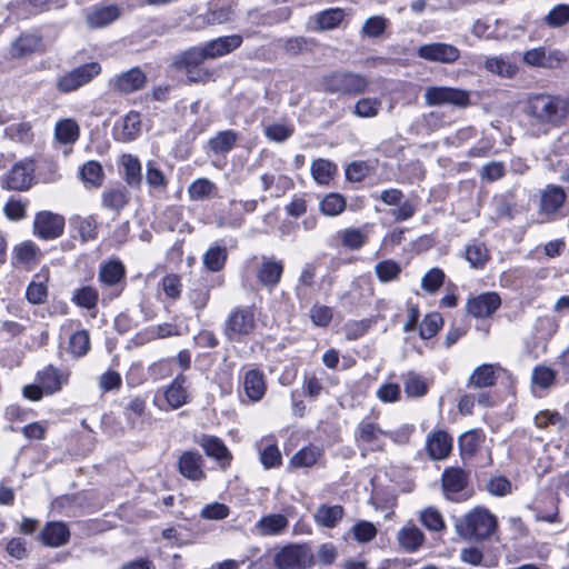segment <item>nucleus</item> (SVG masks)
Listing matches in <instances>:
<instances>
[{
	"label": "nucleus",
	"instance_id": "nucleus-1",
	"mask_svg": "<svg viewBox=\"0 0 569 569\" xmlns=\"http://www.w3.org/2000/svg\"><path fill=\"white\" fill-rule=\"evenodd\" d=\"M525 114L529 119L531 133L538 137L563 124L568 116V106L566 101L556 96L531 94L526 101Z\"/></svg>",
	"mask_w": 569,
	"mask_h": 569
},
{
	"label": "nucleus",
	"instance_id": "nucleus-2",
	"mask_svg": "<svg viewBox=\"0 0 569 569\" xmlns=\"http://www.w3.org/2000/svg\"><path fill=\"white\" fill-rule=\"evenodd\" d=\"M497 528V518L483 508H475L456 522L457 533L465 539L485 540Z\"/></svg>",
	"mask_w": 569,
	"mask_h": 569
},
{
	"label": "nucleus",
	"instance_id": "nucleus-3",
	"mask_svg": "<svg viewBox=\"0 0 569 569\" xmlns=\"http://www.w3.org/2000/svg\"><path fill=\"white\" fill-rule=\"evenodd\" d=\"M315 565V551L307 542L286 543L273 555L276 569H311Z\"/></svg>",
	"mask_w": 569,
	"mask_h": 569
},
{
	"label": "nucleus",
	"instance_id": "nucleus-4",
	"mask_svg": "<svg viewBox=\"0 0 569 569\" xmlns=\"http://www.w3.org/2000/svg\"><path fill=\"white\" fill-rule=\"evenodd\" d=\"M369 81L359 73L332 72L321 79L320 87L326 93L358 96L367 91Z\"/></svg>",
	"mask_w": 569,
	"mask_h": 569
},
{
	"label": "nucleus",
	"instance_id": "nucleus-5",
	"mask_svg": "<svg viewBox=\"0 0 569 569\" xmlns=\"http://www.w3.org/2000/svg\"><path fill=\"white\" fill-rule=\"evenodd\" d=\"M101 66L98 62H88L81 64L61 76L56 88L61 93H69L90 83L101 73Z\"/></svg>",
	"mask_w": 569,
	"mask_h": 569
},
{
	"label": "nucleus",
	"instance_id": "nucleus-6",
	"mask_svg": "<svg viewBox=\"0 0 569 569\" xmlns=\"http://www.w3.org/2000/svg\"><path fill=\"white\" fill-rule=\"evenodd\" d=\"M423 97L428 106L451 104L465 108L470 103L468 91L451 87H429Z\"/></svg>",
	"mask_w": 569,
	"mask_h": 569
},
{
	"label": "nucleus",
	"instance_id": "nucleus-7",
	"mask_svg": "<svg viewBox=\"0 0 569 569\" xmlns=\"http://www.w3.org/2000/svg\"><path fill=\"white\" fill-rule=\"evenodd\" d=\"M254 328V310L252 307L234 309L228 317L224 335L229 340H237L249 335Z\"/></svg>",
	"mask_w": 569,
	"mask_h": 569
},
{
	"label": "nucleus",
	"instance_id": "nucleus-8",
	"mask_svg": "<svg viewBox=\"0 0 569 569\" xmlns=\"http://www.w3.org/2000/svg\"><path fill=\"white\" fill-rule=\"evenodd\" d=\"M417 57L437 63L452 64L460 58V50L446 42H432L417 48Z\"/></svg>",
	"mask_w": 569,
	"mask_h": 569
},
{
	"label": "nucleus",
	"instance_id": "nucleus-9",
	"mask_svg": "<svg viewBox=\"0 0 569 569\" xmlns=\"http://www.w3.org/2000/svg\"><path fill=\"white\" fill-rule=\"evenodd\" d=\"M207 59H209V56H207L206 47L203 44L202 47H192L187 51L180 53L174 59V64L178 68H182L186 70L190 81L200 82L207 79L208 73L203 70H198L197 76H193V71L198 67H200Z\"/></svg>",
	"mask_w": 569,
	"mask_h": 569
},
{
	"label": "nucleus",
	"instance_id": "nucleus-10",
	"mask_svg": "<svg viewBox=\"0 0 569 569\" xmlns=\"http://www.w3.org/2000/svg\"><path fill=\"white\" fill-rule=\"evenodd\" d=\"M64 218L51 211H40L33 221V233L44 240L59 238L63 233Z\"/></svg>",
	"mask_w": 569,
	"mask_h": 569
},
{
	"label": "nucleus",
	"instance_id": "nucleus-11",
	"mask_svg": "<svg viewBox=\"0 0 569 569\" xmlns=\"http://www.w3.org/2000/svg\"><path fill=\"white\" fill-rule=\"evenodd\" d=\"M147 83L146 73L138 67L116 74L109 80V88L121 94H129L142 89Z\"/></svg>",
	"mask_w": 569,
	"mask_h": 569
},
{
	"label": "nucleus",
	"instance_id": "nucleus-12",
	"mask_svg": "<svg viewBox=\"0 0 569 569\" xmlns=\"http://www.w3.org/2000/svg\"><path fill=\"white\" fill-rule=\"evenodd\" d=\"M389 435L388 431L382 430L377 423L363 419L355 430V440L358 446L366 445L370 450L382 451L385 449L382 438Z\"/></svg>",
	"mask_w": 569,
	"mask_h": 569
},
{
	"label": "nucleus",
	"instance_id": "nucleus-13",
	"mask_svg": "<svg viewBox=\"0 0 569 569\" xmlns=\"http://www.w3.org/2000/svg\"><path fill=\"white\" fill-rule=\"evenodd\" d=\"M289 528V518L283 513L263 515L251 528V533L257 537H278Z\"/></svg>",
	"mask_w": 569,
	"mask_h": 569
},
{
	"label": "nucleus",
	"instance_id": "nucleus-14",
	"mask_svg": "<svg viewBox=\"0 0 569 569\" xmlns=\"http://www.w3.org/2000/svg\"><path fill=\"white\" fill-rule=\"evenodd\" d=\"M500 306V296L490 291L470 297L466 305V311L473 318H487L495 313Z\"/></svg>",
	"mask_w": 569,
	"mask_h": 569
},
{
	"label": "nucleus",
	"instance_id": "nucleus-15",
	"mask_svg": "<svg viewBox=\"0 0 569 569\" xmlns=\"http://www.w3.org/2000/svg\"><path fill=\"white\" fill-rule=\"evenodd\" d=\"M196 442L208 457L217 460L221 468L226 469L230 466L232 455L220 438L211 435H201L196 439Z\"/></svg>",
	"mask_w": 569,
	"mask_h": 569
},
{
	"label": "nucleus",
	"instance_id": "nucleus-16",
	"mask_svg": "<svg viewBox=\"0 0 569 569\" xmlns=\"http://www.w3.org/2000/svg\"><path fill=\"white\" fill-rule=\"evenodd\" d=\"M42 257L41 249L31 240L17 243L12 248L11 261L14 267L31 270Z\"/></svg>",
	"mask_w": 569,
	"mask_h": 569
},
{
	"label": "nucleus",
	"instance_id": "nucleus-17",
	"mask_svg": "<svg viewBox=\"0 0 569 569\" xmlns=\"http://www.w3.org/2000/svg\"><path fill=\"white\" fill-rule=\"evenodd\" d=\"M33 172L34 164L31 160L17 162L7 176V187L12 190H28L33 181Z\"/></svg>",
	"mask_w": 569,
	"mask_h": 569
},
{
	"label": "nucleus",
	"instance_id": "nucleus-18",
	"mask_svg": "<svg viewBox=\"0 0 569 569\" xmlns=\"http://www.w3.org/2000/svg\"><path fill=\"white\" fill-rule=\"evenodd\" d=\"M121 14L120 8L116 4L93 6L86 10V23L91 29H100L109 26Z\"/></svg>",
	"mask_w": 569,
	"mask_h": 569
},
{
	"label": "nucleus",
	"instance_id": "nucleus-19",
	"mask_svg": "<svg viewBox=\"0 0 569 569\" xmlns=\"http://www.w3.org/2000/svg\"><path fill=\"white\" fill-rule=\"evenodd\" d=\"M179 472L191 481H200L206 478L203 459L197 451H186L178 460Z\"/></svg>",
	"mask_w": 569,
	"mask_h": 569
},
{
	"label": "nucleus",
	"instance_id": "nucleus-20",
	"mask_svg": "<svg viewBox=\"0 0 569 569\" xmlns=\"http://www.w3.org/2000/svg\"><path fill=\"white\" fill-rule=\"evenodd\" d=\"M124 274L126 269L120 261H109L100 267L99 280L102 286L112 288V296L118 297L121 292L119 286L123 281Z\"/></svg>",
	"mask_w": 569,
	"mask_h": 569
},
{
	"label": "nucleus",
	"instance_id": "nucleus-21",
	"mask_svg": "<svg viewBox=\"0 0 569 569\" xmlns=\"http://www.w3.org/2000/svg\"><path fill=\"white\" fill-rule=\"evenodd\" d=\"M243 42L241 34L219 37L204 43L209 59H217L233 52Z\"/></svg>",
	"mask_w": 569,
	"mask_h": 569
},
{
	"label": "nucleus",
	"instance_id": "nucleus-22",
	"mask_svg": "<svg viewBox=\"0 0 569 569\" xmlns=\"http://www.w3.org/2000/svg\"><path fill=\"white\" fill-rule=\"evenodd\" d=\"M39 538L48 547H61L69 541L70 530L66 522L51 521L41 530Z\"/></svg>",
	"mask_w": 569,
	"mask_h": 569
},
{
	"label": "nucleus",
	"instance_id": "nucleus-23",
	"mask_svg": "<svg viewBox=\"0 0 569 569\" xmlns=\"http://www.w3.org/2000/svg\"><path fill=\"white\" fill-rule=\"evenodd\" d=\"M426 448L432 460L445 459L451 452L452 438L443 430L435 431L428 436Z\"/></svg>",
	"mask_w": 569,
	"mask_h": 569
},
{
	"label": "nucleus",
	"instance_id": "nucleus-24",
	"mask_svg": "<svg viewBox=\"0 0 569 569\" xmlns=\"http://www.w3.org/2000/svg\"><path fill=\"white\" fill-rule=\"evenodd\" d=\"M42 38L36 33H22L13 40L9 48V54L13 59L24 58L37 52L41 46Z\"/></svg>",
	"mask_w": 569,
	"mask_h": 569
},
{
	"label": "nucleus",
	"instance_id": "nucleus-25",
	"mask_svg": "<svg viewBox=\"0 0 569 569\" xmlns=\"http://www.w3.org/2000/svg\"><path fill=\"white\" fill-rule=\"evenodd\" d=\"M501 371L499 366L483 363L478 366L468 379V386L472 388H488L496 383V380Z\"/></svg>",
	"mask_w": 569,
	"mask_h": 569
},
{
	"label": "nucleus",
	"instance_id": "nucleus-26",
	"mask_svg": "<svg viewBox=\"0 0 569 569\" xmlns=\"http://www.w3.org/2000/svg\"><path fill=\"white\" fill-rule=\"evenodd\" d=\"M283 266L281 261L263 258L257 270V278L260 283L268 288H274L282 276Z\"/></svg>",
	"mask_w": 569,
	"mask_h": 569
},
{
	"label": "nucleus",
	"instance_id": "nucleus-27",
	"mask_svg": "<svg viewBox=\"0 0 569 569\" xmlns=\"http://www.w3.org/2000/svg\"><path fill=\"white\" fill-rule=\"evenodd\" d=\"M441 485L447 497L462 491L468 485V475L461 468H447L441 477Z\"/></svg>",
	"mask_w": 569,
	"mask_h": 569
},
{
	"label": "nucleus",
	"instance_id": "nucleus-28",
	"mask_svg": "<svg viewBox=\"0 0 569 569\" xmlns=\"http://www.w3.org/2000/svg\"><path fill=\"white\" fill-rule=\"evenodd\" d=\"M399 546L408 551L413 552L425 543V533L413 523L403 526L397 535Z\"/></svg>",
	"mask_w": 569,
	"mask_h": 569
},
{
	"label": "nucleus",
	"instance_id": "nucleus-29",
	"mask_svg": "<svg viewBox=\"0 0 569 569\" xmlns=\"http://www.w3.org/2000/svg\"><path fill=\"white\" fill-rule=\"evenodd\" d=\"M37 380L44 392L51 395L59 391L61 386L67 382L68 373L61 372L52 366H48L42 371L38 372Z\"/></svg>",
	"mask_w": 569,
	"mask_h": 569
},
{
	"label": "nucleus",
	"instance_id": "nucleus-30",
	"mask_svg": "<svg viewBox=\"0 0 569 569\" xmlns=\"http://www.w3.org/2000/svg\"><path fill=\"white\" fill-rule=\"evenodd\" d=\"M120 164L123 167V179L127 184L132 188H140L142 176L139 159L131 153H124L120 158Z\"/></svg>",
	"mask_w": 569,
	"mask_h": 569
},
{
	"label": "nucleus",
	"instance_id": "nucleus-31",
	"mask_svg": "<svg viewBox=\"0 0 569 569\" xmlns=\"http://www.w3.org/2000/svg\"><path fill=\"white\" fill-rule=\"evenodd\" d=\"M345 10L330 8L317 13L312 19L316 23L313 30L326 31L338 28L345 19Z\"/></svg>",
	"mask_w": 569,
	"mask_h": 569
},
{
	"label": "nucleus",
	"instance_id": "nucleus-32",
	"mask_svg": "<svg viewBox=\"0 0 569 569\" xmlns=\"http://www.w3.org/2000/svg\"><path fill=\"white\" fill-rule=\"evenodd\" d=\"M130 196L126 187L119 186L102 192V206L109 210L119 212L129 202Z\"/></svg>",
	"mask_w": 569,
	"mask_h": 569
},
{
	"label": "nucleus",
	"instance_id": "nucleus-33",
	"mask_svg": "<svg viewBox=\"0 0 569 569\" xmlns=\"http://www.w3.org/2000/svg\"><path fill=\"white\" fill-rule=\"evenodd\" d=\"M243 389L251 401H259L266 392L262 373L254 369L249 370L243 378Z\"/></svg>",
	"mask_w": 569,
	"mask_h": 569
},
{
	"label": "nucleus",
	"instance_id": "nucleus-34",
	"mask_svg": "<svg viewBox=\"0 0 569 569\" xmlns=\"http://www.w3.org/2000/svg\"><path fill=\"white\" fill-rule=\"evenodd\" d=\"M343 515L345 511L340 505H320L315 512V519L319 526L335 528L343 518Z\"/></svg>",
	"mask_w": 569,
	"mask_h": 569
},
{
	"label": "nucleus",
	"instance_id": "nucleus-35",
	"mask_svg": "<svg viewBox=\"0 0 569 569\" xmlns=\"http://www.w3.org/2000/svg\"><path fill=\"white\" fill-rule=\"evenodd\" d=\"M566 200L565 190L559 186H547L541 194L540 208L543 212H556Z\"/></svg>",
	"mask_w": 569,
	"mask_h": 569
},
{
	"label": "nucleus",
	"instance_id": "nucleus-36",
	"mask_svg": "<svg viewBox=\"0 0 569 569\" xmlns=\"http://www.w3.org/2000/svg\"><path fill=\"white\" fill-rule=\"evenodd\" d=\"M80 136V128L71 118L62 119L54 127V137L61 144H72Z\"/></svg>",
	"mask_w": 569,
	"mask_h": 569
},
{
	"label": "nucleus",
	"instance_id": "nucleus-37",
	"mask_svg": "<svg viewBox=\"0 0 569 569\" xmlns=\"http://www.w3.org/2000/svg\"><path fill=\"white\" fill-rule=\"evenodd\" d=\"M141 116L137 111H130L122 119L121 132L119 133V140L129 142L136 140L141 133Z\"/></svg>",
	"mask_w": 569,
	"mask_h": 569
},
{
	"label": "nucleus",
	"instance_id": "nucleus-38",
	"mask_svg": "<svg viewBox=\"0 0 569 569\" xmlns=\"http://www.w3.org/2000/svg\"><path fill=\"white\" fill-rule=\"evenodd\" d=\"M71 301L79 308L93 310L98 306V290L91 286H82L72 291Z\"/></svg>",
	"mask_w": 569,
	"mask_h": 569
},
{
	"label": "nucleus",
	"instance_id": "nucleus-39",
	"mask_svg": "<svg viewBox=\"0 0 569 569\" xmlns=\"http://www.w3.org/2000/svg\"><path fill=\"white\" fill-rule=\"evenodd\" d=\"M238 140V133L233 130H224L218 132L212 137L208 144L210 150L217 154H224L229 152Z\"/></svg>",
	"mask_w": 569,
	"mask_h": 569
},
{
	"label": "nucleus",
	"instance_id": "nucleus-40",
	"mask_svg": "<svg viewBox=\"0 0 569 569\" xmlns=\"http://www.w3.org/2000/svg\"><path fill=\"white\" fill-rule=\"evenodd\" d=\"M322 450L316 446H307L297 451L290 459V466L293 468H309L317 463L321 457Z\"/></svg>",
	"mask_w": 569,
	"mask_h": 569
},
{
	"label": "nucleus",
	"instance_id": "nucleus-41",
	"mask_svg": "<svg viewBox=\"0 0 569 569\" xmlns=\"http://www.w3.org/2000/svg\"><path fill=\"white\" fill-rule=\"evenodd\" d=\"M523 61L531 67L553 68L559 62L551 53H547L542 47L528 50L523 54Z\"/></svg>",
	"mask_w": 569,
	"mask_h": 569
},
{
	"label": "nucleus",
	"instance_id": "nucleus-42",
	"mask_svg": "<svg viewBox=\"0 0 569 569\" xmlns=\"http://www.w3.org/2000/svg\"><path fill=\"white\" fill-rule=\"evenodd\" d=\"M419 520L430 531L440 532L446 529L441 512L435 507H426L419 512Z\"/></svg>",
	"mask_w": 569,
	"mask_h": 569
},
{
	"label": "nucleus",
	"instance_id": "nucleus-43",
	"mask_svg": "<svg viewBox=\"0 0 569 569\" xmlns=\"http://www.w3.org/2000/svg\"><path fill=\"white\" fill-rule=\"evenodd\" d=\"M485 68L487 71L502 78H512L518 70L516 64L498 57L487 58L485 61Z\"/></svg>",
	"mask_w": 569,
	"mask_h": 569
},
{
	"label": "nucleus",
	"instance_id": "nucleus-44",
	"mask_svg": "<svg viewBox=\"0 0 569 569\" xmlns=\"http://www.w3.org/2000/svg\"><path fill=\"white\" fill-rule=\"evenodd\" d=\"M47 278L40 280V274H36L34 279L28 284L26 290V298L32 305H41L47 300L48 287L46 284Z\"/></svg>",
	"mask_w": 569,
	"mask_h": 569
},
{
	"label": "nucleus",
	"instance_id": "nucleus-45",
	"mask_svg": "<svg viewBox=\"0 0 569 569\" xmlns=\"http://www.w3.org/2000/svg\"><path fill=\"white\" fill-rule=\"evenodd\" d=\"M72 223L74 224L81 240L87 242L89 240H93L98 236V224L93 217L89 216L86 218L76 217L72 219Z\"/></svg>",
	"mask_w": 569,
	"mask_h": 569
},
{
	"label": "nucleus",
	"instance_id": "nucleus-46",
	"mask_svg": "<svg viewBox=\"0 0 569 569\" xmlns=\"http://www.w3.org/2000/svg\"><path fill=\"white\" fill-rule=\"evenodd\" d=\"M227 260V250L223 247L216 246L208 249V251L203 254V264L204 267L212 271H220Z\"/></svg>",
	"mask_w": 569,
	"mask_h": 569
},
{
	"label": "nucleus",
	"instance_id": "nucleus-47",
	"mask_svg": "<svg viewBox=\"0 0 569 569\" xmlns=\"http://www.w3.org/2000/svg\"><path fill=\"white\" fill-rule=\"evenodd\" d=\"M341 244L350 250H359L367 241V234L358 228H347L339 233Z\"/></svg>",
	"mask_w": 569,
	"mask_h": 569
},
{
	"label": "nucleus",
	"instance_id": "nucleus-48",
	"mask_svg": "<svg viewBox=\"0 0 569 569\" xmlns=\"http://www.w3.org/2000/svg\"><path fill=\"white\" fill-rule=\"evenodd\" d=\"M146 181L150 188L158 191H164L168 186V179L164 173L152 160L146 164Z\"/></svg>",
	"mask_w": 569,
	"mask_h": 569
},
{
	"label": "nucleus",
	"instance_id": "nucleus-49",
	"mask_svg": "<svg viewBox=\"0 0 569 569\" xmlns=\"http://www.w3.org/2000/svg\"><path fill=\"white\" fill-rule=\"evenodd\" d=\"M166 400L168 405L173 408H180L187 402V392L181 386V376H178L166 390Z\"/></svg>",
	"mask_w": 569,
	"mask_h": 569
},
{
	"label": "nucleus",
	"instance_id": "nucleus-50",
	"mask_svg": "<svg viewBox=\"0 0 569 569\" xmlns=\"http://www.w3.org/2000/svg\"><path fill=\"white\" fill-rule=\"evenodd\" d=\"M443 325L442 316L439 312L428 313L421 321L419 335L422 339L432 338Z\"/></svg>",
	"mask_w": 569,
	"mask_h": 569
},
{
	"label": "nucleus",
	"instance_id": "nucleus-51",
	"mask_svg": "<svg viewBox=\"0 0 569 569\" xmlns=\"http://www.w3.org/2000/svg\"><path fill=\"white\" fill-rule=\"evenodd\" d=\"M346 208V199L338 193H329L320 201V211L328 217L338 216Z\"/></svg>",
	"mask_w": 569,
	"mask_h": 569
},
{
	"label": "nucleus",
	"instance_id": "nucleus-52",
	"mask_svg": "<svg viewBox=\"0 0 569 569\" xmlns=\"http://www.w3.org/2000/svg\"><path fill=\"white\" fill-rule=\"evenodd\" d=\"M376 276L381 282H389L396 280L401 273V267L395 260H383L375 267Z\"/></svg>",
	"mask_w": 569,
	"mask_h": 569
},
{
	"label": "nucleus",
	"instance_id": "nucleus-53",
	"mask_svg": "<svg viewBox=\"0 0 569 569\" xmlns=\"http://www.w3.org/2000/svg\"><path fill=\"white\" fill-rule=\"evenodd\" d=\"M336 171V166L328 160L318 159L311 164L313 179L320 184H327Z\"/></svg>",
	"mask_w": 569,
	"mask_h": 569
},
{
	"label": "nucleus",
	"instance_id": "nucleus-54",
	"mask_svg": "<svg viewBox=\"0 0 569 569\" xmlns=\"http://www.w3.org/2000/svg\"><path fill=\"white\" fill-rule=\"evenodd\" d=\"M80 176L83 182L92 187H99L103 180V170L99 162L88 161L82 166Z\"/></svg>",
	"mask_w": 569,
	"mask_h": 569
},
{
	"label": "nucleus",
	"instance_id": "nucleus-55",
	"mask_svg": "<svg viewBox=\"0 0 569 569\" xmlns=\"http://www.w3.org/2000/svg\"><path fill=\"white\" fill-rule=\"evenodd\" d=\"M381 108V101L377 98H361L353 107V114L359 118H375Z\"/></svg>",
	"mask_w": 569,
	"mask_h": 569
},
{
	"label": "nucleus",
	"instance_id": "nucleus-56",
	"mask_svg": "<svg viewBox=\"0 0 569 569\" xmlns=\"http://www.w3.org/2000/svg\"><path fill=\"white\" fill-rule=\"evenodd\" d=\"M69 352L72 356H86L90 349V336L87 330H79L69 339Z\"/></svg>",
	"mask_w": 569,
	"mask_h": 569
},
{
	"label": "nucleus",
	"instance_id": "nucleus-57",
	"mask_svg": "<svg viewBox=\"0 0 569 569\" xmlns=\"http://www.w3.org/2000/svg\"><path fill=\"white\" fill-rule=\"evenodd\" d=\"M482 441V436L477 430H469L460 436L459 448L462 456H473Z\"/></svg>",
	"mask_w": 569,
	"mask_h": 569
},
{
	"label": "nucleus",
	"instance_id": "nucleus-58",
	"mask_svg": "<svg viewBox=\"0 0 569 569\" xmlns=\"http://www.w3.org/2000/svg\"><path fill=\"white\" fill-rule=\"evenodd\" d=\"M466 259L472 268H482L489 259V253L483 243H472L466 248Z\"/></svg>",
	"mask_w": 569,
	"mask_h": 569
},
{
	"label": "nucleus",
	"instance_id": "nucleus-59",
	"mask_svg": "<svg viewBox=\"0 0 569 569\" xmlns=\"http://www.w3.org/2000/svg\"><path fill=\"white\" fill-rule=\"evenodd\" d=\"M260 461L266 469L279 467L282 462L281 452L276 443L267 442L259 449Z\"/></svg>",
	"mask_w": 569,
	"mask_h": 569
},
{
	"label": "nucleus",
	"instance_id": "nucleus-60",
	"mask_svg": "<svg viewBox=\"0 0 569 569\" xmlns=\"http://www.w3.org/2000/svg\"><path fill=\"white\" fill-rule=\"evenodd\" d=\"M295 129L291 124L286 123H272L269 126H266L263 129L264 136L274 142H283L287 139H289Z\"/></svg>",
	"mask_w": 569,
	"mask_h": 569
},
{
	"label": "nucleus",
	"instance_id": "nucleus-61",
	"mask_svg": "<svg viewBox=\"0 0 569 569\" xmlns=\"http://www.w3.org/2000/svg\"><path fill=\"white\" fill-rule=\"evenodd\" d=\"M403 386L408 397H422L427 393V383L423 378L417 373H408Z\"/></svg>",
	"mask_w": 569,
	"mask_h": 569
},
{
	"label": "nucleus",
	"instance_id": "nucleus-62",
	"mask_svg": "<svg viewBox=\"0 0 569 569\" xmlns=\"http://www.w3.org/2000/svg\"><path fill=\"white\" fill-rule=\"evenodd\" d=\"M569 21V4L561 3L553 7L545 17V22L551 28H559Z\"/></svg>",
	"mask_w": 569,
	"mask_h": 569
},
{
	"label": "nucleus",
	"instance_id": "nucleus-63",
	"mask_svg": "<svg viewBox=\"0 0 569 569\" xmlns=\"http://www.w3.org/2000/svg\"><path fill=\"white\" fill-rule=\"evenodd\" d=\"M443 281L445 272L439 268H432L422 277L421 288L429 293H435Z\"/></svg>",
	"mask_w": 569,
	"mask_h": 569
},
{
	"label": "nucleus",
	"instance_id": "nucleus-64",
	"mask_svg": "<svg viewBox=\"0 0 569 569\" xmlns=\"http://www.w3.org/2000/svg\"><path fill=\"white\" fill-rule=\"evenodd\" d=\"M388 26V20L381 16H372L362 24V33L369 38L380 37Z\"/></svg>",
	"mask_w": 569,
	"mask_h": 569
}]
</instances>
